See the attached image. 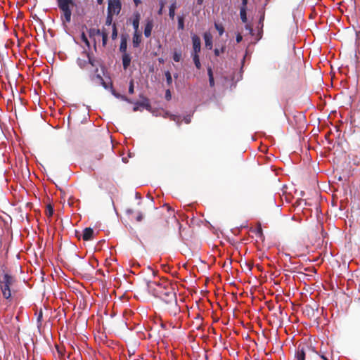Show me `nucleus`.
I'll list each match as a JSON object with an SVG mask.
<instances>
[{"label":"nucleus","mask_w":360,"mask_h":360,"mask_svg":"<svg viewBox=\"0 0 360 360\" xmlns=\"http://www.w3.org/2000/svg\"><path fill=\"white\" fill-rule=\"evenodd\" d=\"M148 288L153 291L155 297H159L169 305V310L171 313L175 315L179 311L176 292L167 281L160 283L148 282Z\"/></svg>","instance_id":"nucleus-1"},{"label":"nucleus","mask_w":360,"mask_h":360,"mask_svg":"<svg viewBox=\"0 0 360 360\" xmlns=\"http://www.w3.org/2000/svg\"><path fill=\"white\" fill-rule=\"evenodd\" d=\"M82 58L79 57L77 59V63L78 66L84 70H86L90 73H96L98 72V66L100 65V61L96 59L92 54L84 51L82 53Z\"/></svg>","instance_id":"nucleus-2"},{"label":"nucleus","mask_w":360,"mask_h":360,"mask_svg":"<svg viewBox=\"0 0 360 360\" xmlns=\"http://www.w3.org/2000/svg\"><path fill=\"white\" fill-rule=\"evenodd\" d=\"M15 278L8 274H4L3 279L0 281V288L2 292V295L8 302H11L13 297L11 290V285L15 282Z\"/></svg>","instance_id":"nucleus-3"},{"label":"nucleus","mask_w":360,"mask_h":360,"mask_svg":"<svg viewBox=\"0 0 360 360\" xmlns=\"http://www.w3.org/2000/svg\"><path fill=\"white\" fill-rule=\"evenodd\" d=\"M58 6L62 12L60 19L63 24L71 21L72 11L71 7L75 6L72 0H57Z\"/></svg>","instance_id":"nucleus-4"},{"label":"nucleus","mask_w":360,"mask_h":360,"mask_svg":"<svg viewBox=\"0 0 360 360\" xmlns=\"http://www.w3.org/2000/svg\"><path fill=\"white\" fill-rule=\"evenodd\" d=\"M168 214H169L168 216L165 215V214H162L161 219H160V221L158 222V224L163 227L168 226L170 222H172V223L174 222L178 225H180V223H179V220L176 219V217H175L174 212H170L169 211H168Z\"/></svg>","instance_id":"nucleus-5"},{"label":"nucleus","mask_w":360,"mask_h":360,"mask_svg":"<svg viewBox=\"0 0 360 360\" xmlns=\"http://www.w3.org/2000/svg\"><path fill=\"white\" fill-rule=\"evenodd\" d=\"M122 4L120 0H109L108 13L112 15H118L121 11Z\"/></svg>","instance_id":"nucleus-6"},{"label":"nucleus","mask_w":360,"mask_h":360,"mask_svg":"<svg viewBox=\"0 0 360 360\" xmlns=\"http://www.w3.org/2000/svg\"><path fill=\"white\" fill-rule=\"evenodd\" d=\"M192 42H193V52L191 54H198L200 52L201 49V41L200 39L196 34H193L192 36Z\"/></svg>","instance_id":"nucleus-7"},{"label":"nucleus","mask_w":360,"mask_h":360,"mask_svg":"<svg viewBox=\"0 0 360 360\" xmlns=\"http://www.w3.org/2000/svg\"><path fill=\"white\" fill-rule=\"evenodd\" d=\"M89 77L91 81L95 82L98 83V84L102 85L105 89L107 88V85H106L103 78L98 72L93 73L92 72H90Z\"/></svg>","instance_id":"nucleus-8"},{"label":"nucleus","mask_w":360,"mask_h":360,"mask_svg":"<svg viewBox=\"0 0 360 360\" xmlns=\"http://www.w3.org/2000/svg\"><path fill=\"white\" fill-rule=\"evenodd\" d=\"M93 235L94 230L90 227H87L84 229L82 237L84 241H88L93 238Z\"/></svg>","instance_id":"nucleus-9"},{"label":"nucleus","mask_w":360,"mask_h":360,"mask_svg":"<svg viewBox=\"0 0 360 360\" xmlns=\"http://www.w3.org/2000/svg\"><path fill=\"white\" fill-rule=\"evenodd\" d=\"M305 349L304 347H302L301 345H299L297 347L296 353H295V358L297 360H305Z\"/></svg>","instance_id":"nucleus-10"},{"label":"nucleus","mask_w":360,"mask_h":360,"mask_svg":"<svg viewBox=\"0 0 360 360\" xmlns=\"http://www.w3.org/2000/svg\"><path fill=\"white\" fill-rule=\"evenodd\" d=\"M141 41V33L140 32H134L132 38V44L134 48L139 46Z\"/></svg>","instance_id":"nucleus-11"},{"label":"nucleus","mask_w":360,"mask_h":360,"mask_svg":"<svg viewBox=\"0 0 360 360\" xmlns=\"http://www.w3.org/2000/svg\"><path fill=\"white\" fill-rule=\"evenodd\" d=\"M122 60L123 68H124V70H127L129 67L130 63H131V58L130 55L128 53H123Z\"/></svg>","instance_id":"nucleus-12"},{"label":"nucleus","mask_w":360,"mask_h":360,"mask_svg":"<svg viewBox=\"0 0 360 360\" xmlns=\"http://www.w3.org/2000/svg\"><path fill=\"white\" fill-rule=\"evenodd\" d=\"M153 27V22L152 20H148L145 25L144 35L146 37H149L151 35V32Z\"/></svg>","instance_id":"nucleus-13"},{"label":"nucleus","mask_w":360,"mask_h":360,"mask_svg":"<svg viewBox=\"0 0 360 360\" xmlns=\"http://www.w3.org/2000/svg\"><path fill=\"white\" fill-rule=\"evenodd\" d=\"M205 46L208 49H212V36L210 32H205L203 35Z\"/></svg>","instance_id":"nucleus-14"},{"label":"nucleus","mask_w":360,"mask_h":360,"mask_svg":"<svg viewBox=\"0 0 360 360\" xmlns=\"http://www.w3.org/2000/svg\"><path fill=\"white\" fill-rule=\"evenodd\" d=\"M140 18H141V15H140L139 13L136 12L134 14L132 25L134 29V32H139V27Z\"/></svg>","instance_id":"nucleus-15"},{"label":"nucleus","mask_w":360,"mask_h":360,"mask_svg":"<svg viewBox=\"0 0 360 360\" xmlns=\"http://www.w3.org/2000/svg\"><path fill=\"white\" fill-rule=\"evenodd\" d=\"M177 6L176 1L173 2L169 8V16L171 19H174L175 15V10L176 9Z\"/></svg>","instance_id":"nucleus-16"},{"label":"nucleus","mask_w":360,"mask_h":360,"mask_svg":"<svg viewBox=\"0 0 360 360\" xmlns=\"http://www.w3.org/2000/svg\"><path fill=\"white\" fill-rule=\"evenodd\" d=\"M207 75L209 77V84L211 87L214 86V79L213 76V72L211 67L207 68Z\"/></svg>","instance_id":"nucleus-17"},{"label":"nucleus","mask_w":360,"mask_h":360,"mask_svg":"<svg viewBox=\"0 0 360 360\" xmlns=\"http://www.w3.org/2000/svg\"><path fill=\"white\" fill-rule=\"evenodd\" d=\"M127 41L126 38H122L120 42V51L122 53H127Z\"/></svg>","instance_id":"nucleus-18"},{"label":"nucleus","mask_w":360,"mask_h":360,"mask_svg":"<svg viewBox=\"0 0 360 360\" xmlns=\"http://www.w3.org/2000/svg\"><path fill=\"white\" fill-rule=\"evenodd\" d=\"M100 35L102 36V44L103 46H105L107 44L108 36V32L106 31V30L105 28H103L101 30V33Z\"/></svg>","instance_id":"nucleus-19"},{"label":"nucleus","mask_w":360,"mask_h":360,"mask_svg":"<svg viewBox=\"0 0 360 360\" xmlns=\"http://www.w3.org/2000/svg\"><path fill=\"white\" fill-rule=\"evenodd\" d=\"M191 56L193 58V62H194V64H195L196 68L198 70L200 69L201 63L200 61L199 55L198 54H191Z\"/></svg>","instance_id":"nucleus-20"},{"label":"nucleus","mask_w":360,"mask_h":360,"mask_svg":"<svg viewBox=\"0 0 360 360\" xmlns=\"http://www.w3.org/2000/svg\"><path fill=\"white\" fill-rule=\"evenodd\" d=\"M136 104L139 105V106L146 108V109L150 108V105L147 98H143V101L142 102H136Z\"/></svg>","instance_id":"nucleus-21"},{"label":"nucleus","mask_w":360,"mask_h":360,"mask_svg":"<svg viewBox=\"0 0 360 360\" xmlns=\"http://www.w3.org/2000/svg\"><path fill=\"white\" fill-rule=\"evenodd\" d=\"M240 19L243 22L245 23L248 20L247 19V13H246V8H240Z\"/></svg>","instance_id":"nucleus-22"},{"label":"nucleus","mask_w":360,"mask_h":360,"mask_svg":"<svg viewBox=\"0 0 360 360\" xmlns=\"http://www.w3.org/2000/svg\"><path fill=\"white\" fill-rule=\"evenodd\" d=\"M184 29V16H178V30H183Z\"/></svg>","instance_id":"nucleus-23"},{"label":"nucleus","mask_w":360,"mask_h":360,"mask_svg":"<svg viewBox=\"0 0 360 360\" xmlns=\"http://www.w3.org/2000/svg\"><path fill=\"white\" fill-rule=\"evenodd\" d=\"M113 95L118 98H120L124 101H127L128 103H132L133 102L129 99L126 96H124V95H120V94H117V93H115V91L112 93Z\"/></svg>","instance_id":"nucleus-24"},{"label":"nucleus","mask_w":360,"mask_h":360,"mask_svg":"<svg viewBox=\"0 0 360 360\" xmlns=\"http://www.w3.org/2000/svg\"><path fill=\"white\" fill-rule=\"evenodd\" d=\"M214 27L218 31L219 36H221L224 32V28L221 24L214 23Z\"/></svg>","instance_id":"nucleus-25"},{"label":"nucleus","mask_w":360,"mask_h":360,"mask_svg":"<svg viewBox=\"0 0 360 360\" xmlns=\"http://www.w3.org/2000/svg\"><path fill=\"white\" fill-rule=\"evenodd\" d=\"M45 212H46V215L48 217H52L53 213V209L52 206L50 204L46 206Z\"/></svg>","instance_id":"nucleus-26"},{"label":"nucleus","mask_w":360,"mask_h":360,"mask_svg":"<svg viewBox=\"0 0 360 360\" xmlns=\"http://www.w3.org/2000/svg\"><path fill=\"white\" fill-rule=\"evenodd\" d=\"M89 33L90 37L100 35L101 33V30L99 29H90Z\"/></svg>","instance_id":"nucleus-27"},{"label":"nucleus","mask_w":360,"mask_h":360,"mask_svg":"<svg viewBox=\"0 0 360 360\" xmlns=\"http://www.w3.org/2000/svg\"><path fill=\"white\" fill-rule=\"evenodd\" d=\"M165 77H166V81L167 84L170 86L172 83V78L171 73L169 71L165 72Z\"/></svg>","instance_id":"nucleus-28"},{"label":"nucleus","mask_w":360,"mask_h":360,"mask_svg":"<svg viewBox=\"0 0 360 360\" xmlns=\"http://www.w3.org/2000/svg\"><path fill=\"white\" fill-rule=\"evenodd\" d=\"M117 30L116 25L114 23L112 25V30L111 37L114 40L117 38Z\"/></svg>","instance_id":"nucleus-29"},{"label":"nucleus","mask_w":360,"mask_h":360,"mask_svg":"<svg viewBox=\"0 0 360 360\" xmlns=\"http://www.w3.org/2000/svg\"><path fill=\"white\" fill-rule=\"evenodd\" d=\"M112 14L108 13L107 14L105 25L110 26L112 22Z\"/></svg>","instance_id":"nucleus-30"},{"label":"nucleus","mask_w":360,"mask_h":360,"mask_svg":"<svg viewBox=\"0 0 360 360\" xmlns=\"http://www.w3.org/2000/svg\"><path fill=\"white\" fill-rule=\"evenodd\" d=\"M129 93L133 94L134 93V79H131L129 84Z\"/></svg>","instance_id":"nucleus-31"},{"label":"nucleus","mask_w":360,"mask_h":360,"mask_svg":"<svg viewBox=\"0 0 360 360\" xmlns=\"http://www.w3.org/2000/svg\"><path fill=\"white\" fill-rule=\"evenodd\" d=\"M259 12L261 13V16H260V18L259 20V24L261 25V27H263V21L264 20V16H265V13L263 9Z\"/></svg>","instance_id":"nucleus-32"},{"label":"nucleus","mask_w":360,"mask_h":360,"mask_svg":"<svg viewBox=\"0 0 360 360\" xmlns=\"http://www.w3.org/2000/svg\"><path fill=\"white\" fill-rule=\"evenodd\" d=\"M81 39L89 47L90 46L89 41L86 34L84 32H82V34L81 35Z\"/></svg>","instance_id":"nucleus-33"},{"label":"nucleus","mask_w":360,"mask_h":360,"mask_svg":"<svg viewBox=\"0 0 360 360\" xmlns=\"http://www.w3.org/2000/svg\"><path fill=\"white\" fill-rule=\"evenodd\" d=\"M225 51V47H221L220 49H214V54L215 56H219L220 55L221 53H224Z\"/></svg>","instance_id":"nucleus-34"},{"label":"nucleus","mask_w":360,"mask_h":360,"mask_svg":"<svg viewBox=\"0 0 360 360\" xmlns=\"http://www.w3.org/2000/svg\"><path fill=\"white\" fill-rule=\"evenodd\" d=\"M181 53L175 52L173 56V59L176 62H179L181 60Z\"/></svg>","instance_id":"nucleus-35"},{"label":"nucleus","mask_w":360,"mask_h":360,"mask_svg":"<svg viewBox=\"0 0 360 360\" xmlns=\"http://www.w3.org/2000/svg\"><path fill=\"white\" fill-rule=\"evenodd\" d=\"M172 98L171 92L169 89H167L165 92V98L167 101H169Z\"/></svg>","instance_id":"nucleus-36"},{"label":"nucleus","mask_w":360,"mask_h":360,"mask_svg":"<svg viewBox=\"0 0 360 360\" xmlns=\"http://www.w3.org/2000/svg\"><path fill=\"white\" fill-rule=\"evenodd\" d=\"M143 219V214L141 212H139L136 218L137 221H141Z\"/></svg>","instance_id":"nucleus-37"},{"label":"nucleus","mask_w":360,"mask_h":360,"mask_svg":"<svg viewBox=\"0 0 360 360\" xmlns=\"http://www.w3.org/2000/svg\"><path fill=\"white\" fill-rule=\"evenodd\" d=\"M184 120L186 124H189L191 122V118L190 116H186L184 117Z\"/></svg>","instance_id":"nucleus-38"},{"label":"nucleus","mask_w":360,"mask_h":360,"mask_svg":"<svg viewBox=\"0 0 360 360\" xmlns=\"http://www.w3.org/2000/svg\"><path fill=\"white\" fill-rule=\"evenodd\" d=\"M243 39V37L240 34H238L237 36H236V41L237 43H240Z\"/></svg>","instance_id":"nucleus-39"},{"label":"nucleus","mask_w":360,"mask_h":360,"mask_svg":"<svg viewBox=\"0 0 360 360\" xmlns=\"http://www.w3.org/2000/svg\"><path fill=\"white\" fill-rule=\"evenodd\" d=\"M248 0H242V6L240 8H246Z\"/></svg>","instance_id":"nucleus-40"},{"label":"nucleus","mask_w":360,"mask_h":360,"mask_svg":"<svg viewBox=\"0 0 360 360\" xmlns=\"http://www.w3.org/2000/svg\"><path fill=\"white\" fill-rule=\"evenodd\" d=\"M42 319V311L41 310L39 313L38 317H37V321L40 322Z\"/></svg>","instance_id":"nucleus-41"},{"label":"nucleus","mask_w":360,"mask_h":360,"mask_svg":"<svg viewBox=\"0 0 360 360\" xmlns=\"http://www.w3.org/2000/svg\"><path fill=\"white\" fill-rule=\"evenodd\" d=\"M139 105L136 104V105L133 108V111L136 112L139 110Z\"/></svg>","instance_id":"nucleus-42"},{"label":"nucleus","mask_w":360,"mask_h":360,"mask_svg":"<svg viewBox=\"0 0 360 360\" xmlns=\"http://www.w3.org/2000/svg\"><path fill=\"white\" fill-rule=\"evenodd\" d=\"M172 120L174 121H179V117L177 116L173 115Z\"/></svg>","instance_id":"nucleus-43"},{"label":"nucleus","mask_w":360,"mask_h":360,"mask_svg":"<svg viewBox=\"0 0 360 360\" xmlns=\"http://www.w3.org/2000/svg\"><path fill=\"white\" fill-rule=\"evenodd\" d=\"M127 213L128 214H132V213H133V210H131V209H128V210H127Z\"/></svg>","instance_id":"nucleus-44"},{"label":"nucleus","mask_w":360,"mask_h":360,"mask_svg":"<svg viewBox=\"0 0 360 360\" xmlns=\"http://www.w3.org/2000/svg\"><path fill=\"white\" fill-rule=\"evenodd\" d=\"M202 3H203V0H197V4H198V5H202Z\"/></svg>","instance_id":"nucleus-45"},{"label":"nucleus","mask_w":360,"mask_h":360,"mask_svg":"<svg viewBox=\"0 0 360 360\" xmlns=\"http://www.w3.org/2000/svg\"><path fill=\"white\" fill-rule=\"evenodd\" d=\"M162 8H163V4H162V5H161V7H160V10H159V11H158V13H159V14H161V13H162Z\"/></svg>","instance_id":"nucleus-46"},{"label":"nucleus","mask_w":360,"mask_h":360,"mask_svg":"<svg viewBox=\"0 0 360 360\" xmlns=\"http://www.w3.org/2000/svg\"><path fill=\"white\" fill-rule=\"evenodd\" d=\"M196 319L200 321H202V318L199 314L197 315Z\"/></svg>","instance_id":"nucleus-47"},{"label":"nucleus","mask_w":360,"mask_h":360,"mask_svg":"<svg viewBox=\"0 0 360 360\" xmlns=\"http://www.w3.org/2000/svg\"><path fill=\"white\" fill-rule=\"evenodd\" d=\"M134 1L136 6L141 2L140 0H134Z\"/></svg>","instance_id":"nucleus-48"},{"label":"nucleus","mask_w":360,"mask_h":360,"mask_svg":"<svg viewBox=\"0 0 360 360\" xmlns=\"http://www.w3.org/2000/svg\"><path fill=\"white\" fill-rule=\"evenodd\" d=\"M103 158V155L102 154H100L98 157V160H101V158Z\"/></svg>","instance_id":"nucleus-49"},{"label":"nucleus","mask_w":360,"mask_h":360,"mask_svg":"<svg viewBox=\"0 0 360 360\" xmlns=\"http://www.w3.org/2000/svg\"><path fill=\"white\" fill-rule=\"evenodd\" d=\"M321 358L323 359V360H328L325 356H321Z\"/></svg>","instance_id":"nucleus-50"},{"label":"nucleus","mask_w":360,"mask_h":360,"mask_svg":"<svg viewBox=\"0 0 360 360\" xmlns=\"http://www.w3.org/2000/svg\"><path fill=\"white\" fill-rule=\"evenodd\" d=\"M97 1H98V4H101L103 0H97Z\"/></svg>","instance_id":"nucleus-51"},{"label":"nucleus","mask_w":360,"mask_h":360,"mask_svg":"<svg viewBox=\"0 0 360 360\" xmlns=\"http://www.w3.org/2000/svg\"><path fill=\"white\" fill-rule=\"evenodd\" d=\"M249 269L251 270L252 269V266H249Z\"/></svg>","instance_id":"nucleus-52"}]
</instances>
